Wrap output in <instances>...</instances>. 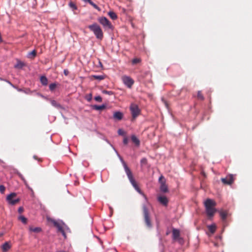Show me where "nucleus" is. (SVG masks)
Instances as JSON below:
<instances>
[{
    "label": "nucleus",
    "instance_id": "nucleus-7",
    "mask_svg": "<svg viewBox=\"0 0 252 252\" xmlns=\"http://www.w3.org/2000/svg\"><path fill=\"white\" fill-rule=\"evenodd\" d=\"M16 196V193L13 192L7 195L6 200L11 205H15L20 201V199L18 198H15Z\"/></svg>",
    "mask_w": 252,
    "mask_h": 252
},
{
    "label": "nucleus",
    "instance_id": "nucleus-43",
    "mask_svg": "<svg viewBox=\"0 0 252 252\" xmlns=\"http://www.w3.org/2000/svg\"><path fill=\"white\" fill-rule=\"evenodd\" d=\"M161 100L163 102V103L165 105V106L167 107L168 104L166 101L163 98L161 99Z\"/></svg>",
    "mask_w": 252,
    "mask_h": 252
},
{
    "label": "nucleus",
    "instance_id": "nucleus-36",
    "mask_svg": "<svg viewBox=\"0 0 252 252\" xmlns=\"http://www.w3.org/2000/svg\"><path fill=\"white\" fill-rule=\"evenodd\" d=\"M90 4L93 6L94 8L96 9L99 10V7L94 2H93L92 1L90 3Z\"/></svg>",
    "mask_w": 252,
    "mask_h": 252
},
{
    "label": "nucleus",
    "instance_id": "nucleus-10",
    "mask_svg": "<svg viewBox=\"0 0 252 252\" xmlns=\"http://www.w3.org/2000/svg\"><path fill=\"white\" fill-rule=\"evenodd\" d=\"M122 80L124 84L128 88H131L134 82L131 77L127 76H123Z\"/></svg>",
    "mask_w": 252,
    "mask_h": 252
},
{
    "label": "nucleus",
    "instance_id": "nucleus-5",
    "mask_svg": "<svg viewBox=\"0 0 252 252\" xmlns=\"http://www.w3.org/2000/svg\"><path fill=\"white\" fill-rule=\"evenodd\" d=\"M97 20L104 29H112L113 28L110 22L105 17H100L97 19Z\"/></svg>",
    "mask_w": 252,
    "mask_h": 252
},
{
    "label": "nucleus",
    "instance_id": "nucleus-16",
    "mask_svg": "<svg viewBox=\"0 0 252 252\" xmlns=\"http://www.w3.org/2000/svg\"><path fill=\"white\" fill-rule=\"evenodd\" d=\"M106 105L102 104L101 105H93L92 106V108L93 109L96 110H100L104 109L106 108Z\"/></svg>",
    "mask_w": 252,
    "mask_h": 252
},
{
    "label": "nucleus",
    "instance_id": "nucleus-31",
    "mask_svg": "<svg viewBox=\"0 0 252 252\" xmlns=\"http://www.w3.org/2000/svg\"><path fill=\"white\" fill-rule=\"evenodd\" d=\"M51 103L53 106H55L56 107H59L60 106V105L58 104L56 101L54 100H51Z\"/></svg>",
    "mask_w": 252,
    "mask_h": 252
},
{
    "label": "nucleus",
    "instance_id": "nucleus-28",
    "mask_svg": "<svg viewBox=\"0 0 252 252\" xmlns=\"http://www.w3.org/2000/svg\"><path fill=\"white\" fill-rule=\"evenodd\" d=\"M197 97L198 99H199L200 100H204V97L200 91H199L197 92Z\"/></svg>",
    "mask_w": 252,
    "mask_h": 252
},
{
    "label": "nucleus",
    "instance_id": "nucleus-20",
    "mask_svg": "<svg viewBox=\"0 0 252 252\" xmlns=\"http://www.w3.org/2000/svg\"><path fill=\"white\" fill-rule=\"evenodd\" d=\"M24 65L25 64L23 62L18 61L16 64L14 65V67L16 68L21 69Z\"/></svg>",
    "mask_w": 252,
    "mask_h": 252
},
{
    "label": "nucleus",
    "instance_id": "nucleus-29",
    "mask_svg": "<svg viewBox=\"0 0 252 252\" xmlns=\"http://www.w3.org/2000/svg\"><path fill=\"white\" fill-rule=\"evenodd\" d=\"M131 140L132 142H140L138 138L134 134L131 136Z\"/></svg>",
    "mask_w": 252,
    "mask_h": 252
},
{
    "label": "nucleus",
    "instance_id": "nucleus-11",
    "mask_svg": "<svg viewBox=\"0 0 252 252\" xmlns=\"http://www.w3.org/2000/svg\"><path fill=\"white\" fill-rule=\"evenodd\" d=\"M234 179L232 174H229L225 178H221V182L225 185H231L234 182Z\"/></svg>",
    "mask_w": 252,
    "mask_h": 252
},
{
    "label": "nucleus",
    "instance_id": "nucleus-49",
    "mask_svg": "<svg viewBox=\"0 0 252 252\" xmlns=\"http://www.w3.org/2000/svg\"><path fill=\"white\" fill-rule=\"evenodd\" d=\"M136 143V146H139V143L137 142V143Z\"/></svg>",
    "mask_w": 252,
    "mask_h": 252
},
{
    "label": "nucleus",
    "instance_id": "nucleus-40",
    "mask_svg": "<svg viewBox=\"0 0 252 252\" xmlns=\"http://www.w3.org/2000/svg\"><path fill=\"white\" fill-rule=\"evenodd\" d=\"M33 158L34 159L37 160L38 161H42V159L40 158H38V157L35 155L33 156Z\"/></svg>",
    "mask_w": 252,
    "mask_h": 252
},
{
    "label": "nucleus",
    "instance_id": "nucleus-14",
    "mask_svg": "<svg viewBox=\"0 0 252 252\" xmlns=\"http://www.w3.org/2000/svg\"><path fill=\"white\" fill-rule=\"evenodd\" d=\"M180 236V231L178 229L173 228L172 230V238L174 240L179 239Z\"/></svg>",
    "mask_w": 252,
    "mask_h": 252
},
{
    "label": "nucleus",
    "instance_id": "nucleus-47",
    "mask_svg": "<svg viewBox=\"0 0 252 252\" xmlns=\"http://www.w3.org/2000/svg\"><path fill=\"white\" fill-rule=\"evenodd\" d=\"M84 1L86 2H88V3H90L91 2V0H83Z\"/></svg>",
    "mask_w": 252,
    "mask_h": 252
},
{
    "label": "nucleus",
    "instance_id": "nucleus-19",
    "mask_svg": "<svg viewBox=\"0 0 252 252\" xmlns=\"http://www.w3.org/2000/svg\"><path fill=\"white\" fill-rule=\"evenodd\" d=\"M29 230L30 231L35 233H39L41 231V228L38 227H33L32 226H30L29 227Z\"/></svg>",
    "mask_w": 252,
    "mask_h": 252
},
{
    "label": "nucleus",
    "instance_id": "nucleus-22",
    "mask_svg": "<svg viewBox=\"0 0 252 252\" xmlns=\"http://www.w3.org/2000/svg\"><path fill=\"white\" fill-rule=\"evenodd\" d=\"M108 14L112 20H116L117 18L116 14L113 11H109Z\"/></svg>",
    "mask_w": 252,
    "mask_h": 252
},
{
    "label": "nucleus",
    "instance_id": "nucleus-41",
    "mask_svg": "<svg viewBox=\"0 0 252 252\" xmlns=\"http://www.w3.org/2000/svg\"><path fill=\"white\" fill-rule=\"evenodd\" d=\"M24 211V208L23 207H20L18 209V212L20 213V214H21L22 213H23Z\"/></svg>",
    "mask_w": 252,
    "mask_h": 252
},
{
    "label": "nucleus",
    "instance_id": "nucleus-21",
    "mask_svg": "<svg viewBox=\"0 0 252 252\" xmlns=\"http://www.w3.org/2000/svg\"><path fill=\"white\" fill-rule=\"evenodd\" d=\"M92 78H93L95 79L98 80L99 81L103 80L105 78V76L103 75H93L91 76Z\"/></svg>",
    "mask_w": 252,
    "mask_h": 252
},
{
    "label": "nucleus",
    "instance_id": "nucleus-9",
    "mask_svg": "<svg viewBox=\"0 0 252 252\" xmlns=\"http://www.w3.org/2000/svg\"><path fill=\"white\" fill-rule=\"evenodd\" d=\"M130 110L133 118L137 117L140 113V109L137 105L135 104H131L130 105Z\"/></svg>",
    "mask_w": 252,
    "mask_h": 252
},
{
    "label": "nucleus",
    "instance_id": "nucleus-6",
    "mask_svg": "<svg viewBox=\"0 0 252 252\" xmlns=\"http://www.w3.org/2000/svg\"><path fill=\"white\" fill-rule=\"evenodd\" d=\"M49 220L52 222L55 227L58 229V231L62 233L63 236H65V234L63 229L64 223L62 221H58L55 220L50 219Z\"/></svg>",
    "mask_w": 252,
    "mask_h": 252
},
{
    "label": "nucleus",
    "instance_id": "nucleus-35",
    "mask_svg": "<svg viewBox=\"0 0 252 252\" xmlns=\"http://www.w3.org/2000/svg\"><path fill=\"white\" fill-rule=\"evenodd\" d=\"M85 99L88 101H90L92 100V94H90L88 95H86V97H85Z\"/></svg>",
    "mask_w": 252,
    "mask_h": 252
},
{
    "label": "nucleus",
    "instance_id": "nucleus-23",
    "mask_svg": "<svg viewBox=\"0 0 252 252\" xmlns=\"http://www.w3.org/2000/svg\"><path fill=\"white\" fill-rule=\"evenodd\" d=\"M208 228L209 231L212 234L215 232L216 229V226L215 224L209 225L208 226Z\"/></svg>",
    "mask_w": 252,
    "mask_h": 252
},
{
    "label": "nucleus",
    "instance_id": "nucleus-12",
    "mask_svg": "<svg viewBox=\"0 0 252 252\" xmlns=\"http://www.w3.org/2000/svg\"><path fill=\"white\" fill-rule=\"evenodd\" d=\"M124 114L120 111H116L113 113V119L116 121H120L123 119Z\"/></svg>",
    "mask_w": 252,
    "mask_h": 252
},
{
    "label": "nucleus",
    "instance_id": "nucleus-24",
    "mask_svg": "<svg viewBox=\"0 0 252 252\" xmlns=\"http://www.w3.org/2000/svg\"><path fill=\"white\" fill-rule=\"evenodd\" d=\"M18 220L21 221L24 224H26L27 222V219L23 216H19L18 218Z\"/></svg>",
    "mask_w": 252,
    "mask_h": 252
},
{
    "label": "nucleus",
    "instance_id": "nucleus-45",
    "mask_svg": "<svg viewBox=\"0 0 252 252\" xmlns=\"http://www.w3.org/2000/svg\"><path fill=\"white\" fill-rule=\"evenodd\" d=\"M123 142H128V138L126 136V135L125 136H124V139Z\"/></svg>",
    "mask_w": 252,
    "mask_h": 252
},
{
    "label": "nucleus",
    "instance_id": "nucleus-17",
    "mask_svg": "<svg viewBox=\"0 0 252 252\" xmlns=\"http://www.w3.org/2000/svg\"><path fill=\"white\" fill-rule=\"evenodd\" d=\"M11 248V246L8 242L4 243L1 249L3 252H6Z\"/></svg>",
    "mask_w": 252,
    "mask_h": 252
},
{
    "label": "nucleus",
    "instance_id": "nucleus-38",
    "mask_svg": "<svg viewBox=\"0 0 252 252\" xmlns=\"http://www.w3.org/2000/svg\"><path fill=\"white\" fill-rule=\"evenodd\" d=\"M94 99L98 102L102 101V98L100 96H96L94 97Z\"/></svg>",
    "mask_w": 252,
    "mask_h": 252
},
{
    "label": "nucleus",
    "instance_id": "nucleus-4",
    "mask_svg": "<svg viewBox=\"0 0 252 252\" xmlns=\"http://www.w3.org/2000/svg\"><path fill=\"white\" fill-rule=\"evenodd\" d=\"M142 212L144 218V221L146 226L151 228L152 227V222L150 217V212L145 205L142 206Z\"/></svg>",
    "mask_w": 252,
    "mask_h": 252
},
{
    "label": "nucleus",
    "instance_id": "nucleus-33",
    "mask_svg": "<svg viewBox=\"0 0 252 252\" xmlns=\"http://www.w3.org/2000/svg\"><path fill=\"white\" fill-rule=\"evenodd\" d=\"M141 62V60L138 58H134L132 60V63L133 64H136L137 63H139Z\"/></svg>",
    "mask_w": 252,
    "mask_h": 252
},
{
    "label": "nucleus",
    "instance_id": "nucleus-39",
    "mask_svg": "<svg viewBox=\"0 0 252 252\" xmlns=\"http://www.w3.org/2000/svg\"><path fill=\"white\" fill-rule=\"evenodd\" d=\"M5 81L9 84L11 86H12L14 88H16V86H14L13 84H12L9 81L5 79Z\"/></svg>",
    "mask_w": 252,
    "mask_h": 252
},
{
    "label": "nucleus",
    "instance_id": "nucleus-42",
    "mask_svg": "<svg viewBox=\"0 0 252 252\" xmlns=\"http://www.w3.org/2000/svg\"><path fill=\"white\" fill-rule=\"evenodd\" d=\"M63 73L65 76H67L69 74V71L67 69H64L63 70Z\"/></svg>",
    "mask_w": 252,
    "mask_h": 252
},
{
    "label": "nucleus",
    "instance_id": "nucleus-25",
    "mask_svg": "<svg viewBox=\"0 0 252 252\" xmlns=\"http://www.w3.org/2000/svg\"><path fill=\"white\" fill-rule=\"evenodd\" d=\"M57 84L56 83H51L49 85V88L51 91H53L56 88Z\"/></svg>",
    "mask_w": 252,
    "mask_h": 252
},
{
    "label": "nucleus",
    "instance_id": "nucleus-8",
    "mask_svg": "<svg viewBox=\"0 0 252 252\" xmlns=\"http://www.w3.org/2000/svg\"><path fill=\"white\" fill-rule=\"evenodd\" d=\"M159 182L160 184V190L161 192L163 193H166L168 191V189L167 185L165 184V180L163 176H161L159 178Z\"/></svg>",
    "mask_w": 252,
    "mask_h": 252
},
{
    "label": "nucleus",
    "instance_id": "nucleus-13",
    "mask_svg": "<svg viewBox=\"0 0 252 252\" xmlns=\"http://www.w3.org/2000/svg\"><path fill=\"white\" fill-rule=\"evenodd\" d=\"M158 201L162 205L166 206L168 203L167 198L165 196H159L158 197Z\"/></svg>",
    "mask_w": 252,
    "mask_h": 252
},
{
    "label": "nucleus",
    "instance_id": "nucleus-2",
    "mask_svg": "<svg viewBox=\"0 0 252 252\" xmlns=\"http://www.w3.org/2000/svg\"><path fill=\"white\" fill-rule=\"evenodd\" d=\"M216 206V202L212 199L208 198L204 202L206 213L210 219L213 217L217 212V209L215 208Z\"/></svg>",
    "mask_w": 252,
    "mask_h": 252
},
{
    "label": "nucleus",
    "instance_id": "nucleus-1",
    "mask_svg": "<svg viewBox=\"0 0 252 252\" xmlns=\"http://www.w3.org/2000/svg\"><path fill=\"white\" fill-rule=\"evenodd\" d=\"M123 164L125 170V172L126 174V175L130 182V183L132 184L133 188L135 189V190L139 193L140 194L142 195L143 197L147 199L146 196L145 194L141 191L140 189L138 187V185L137 184L136 181H135L132 173L130 170V169L128 168V167L127 166L126 163L123 161Z\"/></svg>",
    "mask_w": 252,
    "mask_h": 252
},
{
    "label": "nucleus",
    "instance_id": "nucleus-44",
    "mask_svg": "<svg viewBox=\"0 0 252 252\" xmlns=\"http://www.w3.org/2000/svg\"><path fill=\"white\" fill-rule=\"evenodd\" d=\"M17 89V90L18 91V92H24V90H23L22 89H20V88H18L17 87H16V88Z\"/></svg>",
    "mask_w": 252,
    "mask_h": 252
},
{
    "label": "nucleus",
    "instance_id": "nucleus-27",
    "mask_svg": "<svg viewBox=\"0 0 252 252\" xmlns=\"http://www.w3.org/2000/svg\"><path fill=\"white\" fill-rule=\"evenodd\" d=\"M118 133L119 134V135L123 136H125L126 135V131L121 128L118 129Z\"/></svg>",
    "mask_w": 252,
    "mask_h": 252
},
{
    "label": "nucleus",
    "instance_id": "nucleus-37",
    "mask_svg": "<svg viewBox=\"0 0 252 252\" xmlns=\"http://www.w3.org/2000/svg\"><path fill=\"white\" fill-rule=\"evenodd\" d=\"M5 190V188L3 185H0V192L1 193H4Z\"/></svg>",
    "mask_w": 252,
    "mask_h": 252
},
{
    "label": "nucleus",
    "instance_id": "nucleus-34",
    "mask_svg": "<svg viewBox=\"0 0 252 252\" xmlns=\"http://www.w3.org/2000/svg\"><path fill=\"white\" fill-rule=\"evenodd\" d=\"M102 93L104 94H107L108 95H113L114 94V93L112 91H108L107 90H103Z\"/></svg>",
    "mask_w": 252,
    "mask_h": 252
},
{
    "label": "nucleus",
    "instance_id": "nucleus-15",
    "mask_svg": "<svg viewBox=\"0 0 252 252\" xmlns=\"http://www.w3.org/2000/svg\"><path fill=\"white\" fill-rule=\"evenodd\" d=\"M227 212L226 211L220 210V215L221 220L223 221H225L227 217Z\"/></svg>",
    "mask_w": 252,
    "mask_h": 252
},
{
    "label": "nucleus",
    "instance_id": "nucleus-32",
    "mask_svg": "<svg viewBox=\"0 0 252 252\" xmlns=\"http://www.w3.org/2000/svg\"><path fill=\"white\" fill-rule=\"evenodd\" d=\"M69 6H70V8H71L72 9V10H76V9H77V6L72 2H69Z\"/></svg>",
    "mask_w": 252,
    "mask_h": 252
},
{
    "label": "nucleus",
    "instance_id": "nucleus-18",
    "mask_svg": "<svg viewBox=\"0 0 252 252\" xmlns=\"http://www.w3.org/2000/svg\"><path fill=\"white\" fill-rule=\"evenodd\" d=\"M40 82L43 86H46L48 84V79L45 76H41L40 79Z\"/></svg>",
    "mask_w": 252,
    "mask_h": 252
},
{
    "label": "nucleus",
    "instance_id": "nucleus-30",
    "mask_svg": "<svg viewBox=\"0 0 252 252\" xmlns=\"http://www.w3.org/2000/svg\"><path fill=\"white\" fill-rule=\"evenodd\" d=\"M140 163L141 166L145 165L147 163V159L146 158H143L141 159Z\"/></svg>",
    "mask_w": 252,
    "mask_h": 252
},
{
    "label": "nucleus",
    "instance_id": "nucleus-26",
    "mask_svg": "<svg viewBox=\"0 0 252 252\" xmlns=\"http://www.w3.org/2000/svg\"><path fill=\"white\" fill-rule=\"evenodd\" d=\"M36 52L35 50H33L28 54V58H31V56H32V57L34 58L36 56Z\"/></svg>",
    "mask_w": 252,
    "mask_h": 252
},
{
    "label": "nucleus",
    "instance_id": "nucleus-48",
    "mask_svg": "<svg viewBox=\"0 0 252 252\" xmlns=\"http://www.w3.org/2000/svg\"><path fill=\"white\" fill-rule=\"evenodd\" d=\"M0 80L5 81V79H2V78L0 77Z\"/></svg>",
    "mask_w": 252,
    "mask_h": 252
},
{
    "label": "nucleus",
    "instance_id": "nucleus-46",
    "mask_svg": "<svg viewBox=\"0 0 252 252\" xmlns=\"http://www.w3.org/2000/svg\"><path fill=\"white\" fill-rule=\"evenodd\" d=\"M31 91L29 89H27L26 90H24V93L26 94H29L30 93Z\"/></svg>",
    "mask_w": 252,
    "mask_h": 252
},
{
    "label": "nucleus",
    "instance_id": "nucleus-3",
    "mask_svg": "<svg viewBox=\"0 0 252 252\" xmlns=\"http://www.w3.org/2000/svg\"><path fill=\"white\" fill-rule=\"evenodd\" d=\"M88 28L93 32L96 38L102 40L103 37V33L100 27L96 23H94L88 26Z\"/></svg>",
    "mask_w": 252,
    "mask_h": 252
}]
</instances>
